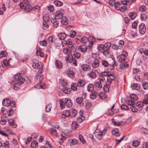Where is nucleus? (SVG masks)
Listing matches in <instances>:
<instances>
[{
    "instance_id": "obj_33",
    "label": "nucleus",
    "mask_w": 148,
    "mask_h": 148,
    "mask_svg": "<svg viewBox=\"0 0 148 148\" xmlns=\"http://www.w3.org/2000/svg\"><path fill=\"white\" fill-rule=\"evenodd\" d=\"M98 50L100 52L102 53L105 49L104 46L103 45H99L97 47Z\"/></svg>"
},
{
    "instance_id": "obj_50",
    "label": "nucleus",
    "mask_w": 148,
    "mask_h": 148,
    "mask_svg": "<svg viewBox=\"0 0 148 148\" xmlns=\"http://www.w3.org/2000/svg\"><path fill=\"white\" fill-rule=\"evenodd\" d=\"M109 85L106 84H105L103 87V89L104 91L106 92H108L109 91Z\"/></svg>"
},
{
    "instance_id": "obj_16",
    "label": "nucleus",
    "mask_w": 148,
    "mask_h": 148,
    "mask_svg": "<svg viewBox=\"0 0 148 148\" xmlns=\"http://www.w3.org/2000/svg\"><path fill=\"white\" fill-rule=\"evenodd\" d=\"M60 22L62 25H66L68 23V21L65 16H63L60 20Z\"/></svg>"
},
{
    "instance_id": "obj_41",
    "label": "nucleus",
    "mask_w": 148,
    "mask_h": 148,
    "mask_svg": "<svg viewBox=\"0 0 148 148\" xmlns=\"http://www.w3.org/2000/svg\"><path fill=\"white\" fill-rule=\"evenodd\" d=\"M78 127V125L76 122H73L72 124V128L73 130H75Z\"/></svg>"
},
{
    "instance_id": "obj_20",
    "label": "nucleus",
    "mask_w": 148,
    "mask_h": 148,
    "mask_svg": "<svg viewBox=\"0 0 148 148\" xmlns=\"http://www.w3.org/2000/svg\"><path fill=\"white\" fill-rule=\"evenodd\" d=\"M76 42H78L79 41L81 40V42L85 43L87 42L88 40V39L85 36H84L81 39H78V38H76Z\"/></svg>"
},
{
    "instance_id": "obj_53",
    "label": "nucleus",
    "mask_w": 148,
    "mask_h": 148,
    "mask_svg": "<svg viewBox=\"0 0 148 148\" xmlns=\"http://www.w3.org/2000/svg\"><path fill=\"white\" fill-rule=\"evenodd\" d=\"M54 4L56 6L59 7L62 6L63 3L61 1H56L54 2Z\"/></svg>"
},
{
    "instance_id": "obj_61",
    "label": "nucleus",
    "mask_w": 148,
    "mask_h": 148,
    "mask_svg": "<svg viewBox=\"0 0 148 148\" xmlns=\"http://www.w3.org/2000/svg\"><path fill=\"white\" fill-rule=\"evenodd\" d=\"M111 43L110 42L106 43L104 45L105 49H109V48L111 46Z\"/></svg>"
},
{
    "instance_id": "obj_48",
    "label": "nucleus",
    "mask_w": 148,
    "mask_h": 148,
    "mask_svg": "<svg viewBox=\"0 0 148 148\" xmlns=\"http://www.w3.org/2000/svg\"><path fill=\"white\" fill-rule=\"evenodd\" d=\"M10 146L9 142L8 141H5L2 144L1 146L5 148H9Z\"/></svg>"
},
{
    "instance_id": "obj_60",
    "label": "nucleus",
    "mask_w": 148,
    "mask_h": 148,
    "mask_svg": "<svg viewBox=\"0 0 148 148\" xmlns=\"http://www.w3.org/2000/svg\"><path fill=\"white\" fill-rule=\"evenodd\" d=\"M77 85L75 83H72L71 86V89L73 90H77Z\"/></svg>"
},
{
    "instance_id": "obj_37",
    "label": "nucleus",
    "mask_w": 148,
    "mask_h": 148,
    "mask_svg": "<svg viewBox=\"0 0 148 148\" xmlns=\"http://www.w3.org/2000/svg\"><path fill=\"white\" fill-rule=\"evenodd\" d=\"M73 59V57L71 55L67 56V57L66 58V61L70 63L72 62Z\"/></svg>"
},
{
    "instance_id": "obj_27",
    "label": "nucleus",
    "mask_w": 148,
    "mask_h": 148,
    "mask_svg": "<svg viewBox=\"0 0 148 148\" xmlns=\"http://www.w3.org/2000/svg\"><path fill=\"white\" fill-rule=\"evenodd\" d=\"M112 133L113 135H114L115 136L117 137L119 136L120 135L119 130L117 128L115 129L114 130L112 131Z\"/></svg>"
},
{
    "instance_id": "obj_51",
    "label": "nucleus",
    "mask_w": 148,
    "mask_h": 148,
    "mask_svg": "<svg viewBox=\"0 0 148 148\" xmlns=\"http://www.w3.org/2000/svg\"><path fill=\"white\" fill-rule=\"evenodd\" d=\"M53 37L52 36H49L48 38V43L51 45L53 42Z\"/></svg>"
},
{
    "instance_id": "obj_28",
    "label": "nucleus",
    "mask_w": 148,
    "mask_h": 148,
    "mask_svg": "<svg viewBox=\"0 0 148 148\" xmlns=\"http://www.w3.org/2000/svg\"><path fill=\"white\" fill-rule=\"evenodd\" d=\"M95 86L97 90L100 89L102 87V85L101 84V82L100 81H99L96 82L95 83Z\"/></svg>"
},
{
    "instance_id": "obj_25",
    "label": "nucleus",
    "mask_w": 148,
    "mask_h": 148,
    "mask_svg": "<svg viewBox=\"0 0 148 148\" xmlns=\"http://www.w3.org/2000/svg\"><path fill=\"white\" fill-rule=\"evenodd\" d=\"M94 88V85L92 84H89L87 86V90L89 92H92Z\"/></svg>"
},
{
    "instance_id": "obj_31",
    "label": "nucleus",
    "mask_w": 148,
    "mask_h": 148,
    "mask_svg": "<svg viewBox=\"0 0 148 148\" xmlns=\"http://www.w3.org/2000/svg\"><path fill=\"white\" fill-rule=\"evenodd\" d=\"M77 113V111L75 109L73 110L72 112H70V116L71 118H73L75 117Z\"/></svg>"
},
{
    "instance_id": "obj_59",
    "label": "nucleus",
    "mask_w": 148,
    "mask_h": 148,
    "mask_svg": "<svg viewBox=\"0 0 148 148\" xmlns=\"http://www.w3.org/2000/svg\"><path fill=\"white\" fill-rule=\"evenodd\" d=\"M143 88L145 90L148 89V83L146 82H143L142 84Z\"/></svg>"
},
{
    "instance_id": "obj_40",
    "label": "nucleus",
    "mask_w": 148,
    "mask_h": 148,
    "mask_svg": "<svg viewBox=\"0 0 148 148\" xmlns=\"http://www.w3.org/2000/svg\"><path fill=\"white\" fill-rule=\"evenodd\" d=\"M45 17H44V21H43V29H47V28H48V27H49V25H48L47 23V22L45 21Z\"/></svg>"
},
{
    "instance_id": "obj_23",
    "label": "nucleus",
    "mask_w": 148,
    "mask_h": 148,
    "mask_svg": "<svg viewBox=\"0 0 148 148\" xmlns=\"http://www.w3.org/2000/svg\"><path fill=\"white\" fill-rule=\"evenodd\" d=\"M55 65L57 68L60 69L62 67V64L59 60H57L55 62Z\"/></svg>"
},
{
    "instance_id": "obj_1",
    "label": "nucleus",
    "mask_w": 148,
    "mask_h": 148,
    "mask_svg": "<svg viewBox=\"0 0 148 148\" xmlns=\"http://www.w3.org/2000/svg\"><path fill=\"white\" fill-rule=\"evenodd\" d=\"M15 82L20 85H21L25 81V79L19 73L16 74L14 76Z\"/></svg>"
},
{
    "instance_id": "obj_5",
    "label": "nucleus",
    "mask_w": 148,
    "mask_h": 148,
    "mask_svg": "<svg viewBox=\"0 0 148 148\" xmlns=\"http://www.w3.org/2000/svg\"><path fill=\"white\" fill-rule=\"evenodd\" d=\"M139 31L140 33L142 34L145 33L146 31V27L144 23H141L139 25Z\"/></svg>"
},
{
    "instance_id": "obj_54",
    "label": "nucleus",
    "mask_w": 148,
    "mask_h": 148,
    "mask_svg": "<svg viewBox=\"0 0 148 148\" xmlns=\"http://www.w3.org/2000/svg\"><path fill=\"white\" fill-rule=\"evenodd\" d=\"M51 103H50L48 104L46 107L45 108V111L47 112H49L51 110Z\"/></svg>"
},
{
    "instance_id": "obj_36",
    "label": "nucleus",
    "mask_w": 148,
    "mask_h": 148,
    "mask_svg": "<svg viewBox=\"0 0 148 148\" xmlns=\"http://www.w3.org/2000/svg\"><path fill=\"white\" fill-rule=\"evenodd\" d=\"M133 2V0H125L122 2L121 4H123L125 5H128L131 4Z\"/></svg>"
},
{
    "instance_id": "obj_4",
    "label": "nucleus",
    "mask_w": 148,
    "mask_h": 148,
    "mask_svg": "<svg viewBox=\"0 0 148 148\" xmlns=\"http://www.w3.org/2000/svg\"><path fill=\"white\" fill-rule=\"evenodd\" d=\"M29 1L27 0L24 1V9L26 11H29L31 10L32 8L29 4Z\"/></svg>"
},
{
    "instance_id": "obj_46",
    "label": "nucleus",
    "mask_w": 148,
    "mask_h": 148,
    "mask_svg": "<svg viewBox=\"0 0 148 148\" xmlns=\"http://www.w3.org/2000/svg\"><path fill=\"white\" fill-rule=\"evenodd\" d=\"M129 16L132 19H134L137 16V14L136 13L131 12L129 14Z\"/></svg>"
},
{
    "instance_id": "obj_26",
    "label": "nucleus",
    "mask_w": 148,
    "mask_h": 148,
    "mask_svg": "<svg viewBox=\"0 0 148 148\" xmlns=\"http://www.w3.org/2000/svg\"><path fill=\"white\" fill-rule=\"evenodd\" d=\"M66 35L65 33H59L58 35V38L61 40H63L66 37Z\"/></svg>"
},
{
    "instance_id": "obj_14",
    "label": "nucleus",
    "mask_w": 148,
    "mask_h": 148,
    "mask_svg": "<svg viewBox=\"0 0 148 148\" xmlns=\"http://www.w3.org/2000/svg\"><path fill=\"white\" fill-rule=\"evenodd\" d=\"M85 84V81L82 79H79L78 80L77 83V86L79 87H82Z\"/></svg>"
},
{
    "instance_id": "obj_49",
    "label": "nucleus",
    "mask_w": 148,
    "mask_h": 148,
    "mask_svg": "<svg viewBox=\"0 0 148 148\" xmlns=\"http://www.w3.org/2000/svg\"><path fill=\"white\" fill-rule=\"evenodd\" d=\"M59 82L62 86H65L67 84V83L64 80L62 79H59Z\"/></svg>"
},
{
    "instance_id": "obj_9",
    "label": "nucleus",
    "mask_w": 148,
    "mask_h": 148,
    "mask_svg": "<svg viewBox=\"0 0 148 148\" xmlns=\"http://www.w3.org/2000/svg\"><path fill=\"white\" fill-rule=\"evenodd\" d=\"M82 97H79L76 99V102H83V101H86V100H84V99H86V94L85 92L82 93Z\"/></svg>"
},
{
    "instance_id": "obj_39",
    "label": "nucleus",
    "mask_w": 148,
    "mask_h": 148,
    "mask_svg": "<svg viewBox=\"0 0 148 148\" xmlns=\"http://www.w3.org/2000/svg\"><path fill=\"white\" fill-rule=\"evenodd\" d=\"M97 93L96 92H94L90 94V98L92 99H95L97 96Z\"/></svg>"
},
{
    "instance_id": "obj_17",
    "label": "nucleus",
    "mask_w": 148,
    "mask_h": 148,
    "mask_svg": "<svg viewBox=\"0 0 148 148\" xmlns=\"http://www.w3.org/2000/svg\"><path fill=\"white\" fill-rule=\"evenodd\" d=\"M9 124L10 126H13V127L16 128L17 127L16 124L14 123V120L13 119H10L8 120Z\"/></svg>"
},
{
    "instance_id": "obj_35",
    "label": "nucleus",
    "mask_w": 148,
    "mask_h": 148,
    "mask_svg": "<svg viewBox=\"0 0 148 148\" xmlns=\"http://www.w3.org/2000/svg\"><path fill=\"white\" fill-rule=\"evenodd\" d=\"M62 90L66 94H69L71 93V89L67 87H64L62 89Z\"/></svg>"
},
{
    "instance_id": "obj_6",
    "label": "nucleus",
    "mask_w": 148,
    "mask_h": 148,
    "mask_svg": "<svg viewBox=\"0 0 148 148\" xmlns=\"http://www.w3.org/2000/svg\"><path fill=\"white\" fill-rule=\"evenodd\" d=\"M63 13L60 10L57 11L56 13L55 17L53 19H55L57 20L61 19L63 17Z\"/></svg>"
},
{
    "instance_id": "obj_44",
    "label": "nucleus",
    "mask_w": 148,
    "mask_h": 148,
    "mask_svg": "<svg viewBox=\"0 0 148 148\" xmlns=\"http://www.w3.org/2000/svg\"><path fill=\"white\" fill-rule=\"evenodd\" d=\"M121 108L122 110H128L130 108L126 105L123 104L121 106Z\"/></svg>"
},
{
    "instance_id": "obj_19",
    "label": "nucleus",
    "mask_w": 148,
    "mask_h": 148,
    "mask_svg": "<svg viewBox=\"0 0 148 148\" xmlns=\"http://www.w3.org/2000/svg\"><path fill=\"white\" fill-rule=\"evenodd\" d=\"M112 49L115 50H122L123 47L120 45H116L115 44H112Z\"/></svg>"
},
{
    "instance_id": "obj_45",
    "label": "nucleus",
    "mask_w": 148,
    "mask_h": 148,
    "mask_svg": "<svg viewBox=\"0 0 148 148\" xmlns=\"http://www.w3.org/2000/svg\"><path fill=\"white\" fill-rule=\"evenodd\" d=\"M99 96L101 99H104L106 98L107 96L106 94L103 92H101L99 94Z\"/></svg>"
},
{
    "instance_id": "obj_64",
    "label": "nucleus",
    "mask_w": 148,
    "mask_h": 148,
    "mask_svg": "<svg viewBox=\"0 0 148 148\" xmlns=\"http://www.w3.org/2000/svg\"><path fill=\"white\" fill-rule=\"evenodd\" d=\"M13 110L12 109H10L7 111V113L8 116H11L13 114Z\"/></svg>"
},
{
    "instance_id": "obj_32",
    "label": "nucleus",
    "mask_w": 148,
    "mask_h": 148,
    "mask_svg": "<svg viewBox=\"0 0 148 148\" xmlns=\"http://www.w3.org/2000/svg\"><path fill=\"white\" fill-rule=\"evenodd\" d=\"M95 136L97 138L100 139L102 138L103 133L101 132H96L95 133Z\"/></svg>"
},
{
    "instance_id": "obj_2",
    "label": "nucleus",
    "mask_w": 148,
    "mask_h": 148,
    "mask_svg": "<svg viewBox=\"0 0 148 148\" xmlns=\"http://www.w3.org/2000/svg\"><path fill=\"white\" fill-rule=\"evenodd\" d=\"M43 78V77L42 75L40 76L39 80L40 83H38L34 87L38 89H44L45 88V84L44 83H42V80Z\"/></svg>"
},
{
    "instance_id": "obj_57",
    "label": "nucleus",
    "mask_w": 148,
    "mask_h": 148,
    "mask_svg": "<svg viewBox=\"0 0 148 148\" xmlns=\"http://www.w3.org/2000/svg\"><path fill=\"white\" fill-rule=\"evenodd\" d=\"M121 4V3H119L118 2H116L114 4L115 9L116 10H119Z\"/></svg>"
},
{
    "instance_id": "obj_11",
    "label": "nucleus",
    "mask_w": 148,
    "mask_h": 148,
    "mask_svg": "<svg viewBox=\"0 0 148 148\" xmlns=\"http://www.w3.org/2000/svg\"><path fill=\"white\" fill-rule=\"evenodd\" d=\"M8 119L7 116L5 115H3L1 116V120L0 123L1 125H5L6 124V121Z\"/></svg>"
},
{
    "instance_id": "obj_10",
    "label": "nucleus",
    "mask_w": 148,
    "mask_h": 148,
    "mask_svg": "<svg viewBox=\"0 0 148 148\" xmlns=\"http://www.w3.org/2000/svg\"><path fill=\"white\" fill-rule=\"evenodd\" d=\"M100 61L97 59H95L92 63V66L94 68H97L99 66Z\"/></svg>"
},
{
    "instance_id": "obj_56",
    "label": "nucleus",
    "mask_w": 148,
    "mask_h": 148,
    "mask_svg": "<svg viewBox=\"0 0 148 148\" xmlns=\"http://www.w3.org/2000/svg\"><path fill=\"white\" fill-rule=\"evenodd\" d=\"M67 75L69 77L71 78L74 77V73L72 71H69L67 73Z\"/></svg>"
},
{
    "instance_id": "obj_43",
    "label": "nucleus",
    "mask_w": 148,
    "mask_h": 148,
    "mask_svg": "<svg viewBox=\"0 0 148 148\" xmlns=\"http://www.w3.org/2000/svg\"><path fill=\"white\" fill-rule=\"evenodd\" d=\"M70 145H73L77 144L78 143V141L77 139L73 138L71 140Z\"/></svg>"
},
{
    "instance_id": "obj_7",
    "label": "nucleus",
    "mask_w": 148,
    "mask_h": 148,
    "mask_svg": "<svg viewBox=\"0 0 148 148\" xmlns=\"http://www.w3.org/2000/svg\"><path fill=\"white\" fill-rule=\"evenodd\" d=\"M70 116V112L69 110H66L63 111L61 116L62 119H65L67 117Z\"/></svg>"
},
{
    "instance_id": "obj_21",
    "label": "nucleus",
    "mask_w": 148,
    "mask_h": 148,
    "mask_svg": "<svg viewBox=\"0 0 148 148\" xmlns=\"http://www.w3.org/2000/svg\"><path fill=\"white\" fill-rule=\"evenodd\" d=\"M81 68L84 71H88L90 69V67L87 64H84L81 66Z\"/></svg>"
},
{
    "instance_id": "obj_58",
    "label": "nucleus",
    "mask_w": 148,
    "mask_h": 148,
    "mask_svg": "<svg viewBox=\"0 0 148 148\" xmlns=\"http://www.w3.org/2000/svg\"><path fill=\"white\" fill-rule=\"evenodd\" d=\"M63 51L64 53L67 55V56H69V55H70V51L69 50V49L66 48H64L63 50Z\"/></svg>"
},
{
    "instance_id": "obj_3",
    "label": "nucleus",
    "mask_w": 148,
    "mask_h": 148,
    "mask_svg": "<svg viewBox=\"0 0 148 148\" xmlns=\"http://www.w3.org/2000/svg\"><path fill=\"white\" fill-rule=\"evenodd\" d=\"M138 99V97L137 95L134 94L131 95L129 97H127L126 100V101H128V102H134Z\"/></svg>"
},
{
    "instance_id": "obj_42",
    "label": "nucleus",
    "mask_w": 148,
    "mask_h": 148,
    "mask_svg": "<svg viewBox=\"0 0 148 148\" xmlns=\"http://www.w3.org/2000/svg\"><path fill=\"white\" fill-rule=\"evenodd\" d=\"M109 74V73L108 72L106 71H104L101 72L100 74V77H107Z\"/></svg>"
},
{
    "instance_id": "obj_52",
    "label": "nucleus",
    "mask_w": 148,
    "mask_h": 148,
    "mask_svg": "<svg viewBox=\"0 0 148 148\" xmlns=\"http://www.w3.org/2000/svg\"><path fill=\"white\" fill-rule=\"evenodd\" d=\"M66 29L69 32L73 31V27L71 25H68L66 27Z\"/></svg>"
},
{
    "instance_id": "obj_15",
    "label": "nucleus",
    "mask_w": 148,
    "mask_h": 148,
    "mask_svg": "<svg viewBox=\"0 0 148 148\" xmlns=\"http://www.w3.org/2000/svg\"><path fill=\"white\" fill-rule=\"evenodd\" d=\"M51 23L53 24V26L55 28H57L58 27L59 25L58 21L55 19H53L52 18L51 20Z\"/></svg>"
},
{
    "instance_id": "obj_47",
    "label": "nucleus",
    "mask_w": 148,
    "mask_h": 148,
    "mask_svg": "<svg viewBox=\"0 0 148 148\" xmlns=\"http://www.w3.org/2000/svg\"><path fill=\"white\" fill-rule=\"evenodd\" d=\"M7 52L5 51H1L0 53V58H1L3 57H5L7 55Z\"/></svg>"
},
{
    "instance_id": "obj_12",
    "label": "nucleus",
    "mask_w": 148,
    "mask_h": 148,
    "mask_svg": "<svg viewBox=\"0 0 148 148\" xmlns=\"http://www.w3.org/2000/svg\"><path fill=\"white\" fill-rule=\"evenodd\" d=\"M102 53L106 58H108L111 56V53L109 52V49H105Z\"/></svg>"
},
{
    "instance_id": "obj_38",
    "label": "nucleus",
    "mask_w": 148,
    "mask_h": 148,
    "mask_svg": "<svg viewBox=\"0 0 148 148\" xmlns=\"http://www.w3.org/2000/svg\"><path fill=\"white\" fill-rule=\"evenodd\" d=\"M101 63L102 65L105 67H108L109 65L108 62L104 60H101Z\"/></svg>"
},
{
    "instance_id": "obj_34",
    "label": "nucleus",
    "mask_w": 148,
    "mask_h": 148,
    "mask_svg": "<svg viewBox=\"0 0 148 148\" xmlns=\"http://www.w3.org/2000/svg\"><path fill=\"white\" fill-rule=\"evenodd\" d=\"M119 10L121 12H124L126 10L127 7L123 4H121Z\"/></svg>"
},
{
    "instance_id": "obj_22",
    "label": "nucleus",
    "mask_w": 148,
    "mask_h": 148,
    "mask_svg": "<svg viewBox=\"0 0 148 148\" xmlns=\"http://www.w3.org/2000/svg\"><path fill=\"white\" fill-rule=\"evenodd\" d=\"M87 75L88 77L92 79L95 78L97 76L95 72L93 71H92L90 73H88Z\"/></svg>"
},
{
    "instance_id": "obj_18",
    "label": "nucleus",
    "mask_w": 148,
    "mask_h": 148,
    "mask_svg": "<svg viewBox=\"0 0 148 148\" xmlns=\"http://www.w3.org/2000/svg\"><path fill=\"white\" fill-rule=\"evenodd\" d=\"M11 84L12 85L14 86V89L15 90H17L20 85L16 83V82H15L14 80H12L11 82Z\"/></svg>"
},
{
    "instance_id": "obj_8",
    "label": "nucleus",
    "mask_w": 148,
    "mask_h": 148,
    "mask_svg": "<svg viewBox=\"0 0 148 148\" xmlns=\"http://www.w3.org/2000/svg\"><path fill=\"white\" fill-rule=\"evenodd\" d=\"M115 79L114 75L112 74H109L107 77V81L108 84H110L111 82Z\"/></svg>"
},
{
    "instance_id": "obj_30",
    "label": "nucleus",
    "mask_w": 148,
    "mask_h": 148,
    "mask_svg": "<svg viewBox=\"0 0 148 148\" xmlns=\"http://www.w3.org/2000/svg\"><path fill=\"white\" fill-rule=\"evenodd\" d=\"M64 43L69 45V47L71 48L73 46V45L71 39H68L66 40H64Z\"/></svg>"
},
{
    "instance_id": "obj_55",
    "label": "nucleus",
    "mask_w": 148,
    "mask_h": 148,
    "mask_svg": "<svg viewBox=\"0 0 148 148\" xmlns=\"http://www.w3.org/2000/svg\"><path fill=\"white\" fill-rule=\"evenodd\" d=\"M10 64V63L8 61L5 60H3V63L2 64V66H8Z\"/></svg>"
},
{
    "instance_id": "obj_13",
    "label": "nucleus",
    "mask_w": 148,
    "mask_h": 148,
    "mask_svg": "<svg viewBox=\"0 0 148 148\" xmlns=\"http://www.w3.org/2000/svg\"><path fill=\"white\" fill-rule=\"evenodd\" d=\"M126 58L125 54H121L117 56V60L119 62H121L125 60Z\"/></svg>"
},
{
    "instance_id": "obj_24",
    "label": "nucleus",
    "mask_w": 148,
    "mask_h": 148,
    "mask_svg": "<svg viewBox=\"0 0 148 148\" xmlns=\"http://www.w3.org/2000/svg\"><path fill=\"white\" fill-rule=\"evenodd\" d=\"M78 48L79 51L83 53H84L87 51V47L84 45L79 46Z\"/></svg>"
},
{
    "instance_id": "obj_63",
    "label": "nucleus",
    "mask_w": 148,
    "mask_h": 148,
    "mask_svg": "<svg viewBox=\"0 0 148 148\" xmlns=\"http://www.w3.org/2000/svg\"><path fill=\"white\" fill-rule=\"evenodd\" d=\"M40 44L41 46H46L47 45V42L46 40H44L40 41Z\"/></svg>"
},
{
    "instance_id": "obj_62",
    "label": "nucleus",
    "mask_w": 148,
    "mask_h": 148,
    "mask_svg": "<svg viewBox=\"0 0 148 148\" xmlns=\"http://www.w3.org/2000/svg\"><path fill=\"white\" fill-rule=\"evenodd\" d=\"M140 143V142L138 140H134L132 143V145L134 147H137L138 145H139Z\"/></svg>"
},
{
    "instance_id": "obj_29",
    "label": "nucleus",
    "mask_w": 148,
    "mask_h": 148,
    "mask_svg": "<svg viewBox=\"0 0 148 148\" xmlns=\"http://www.w3.org/2000/svg\"><path fill=\"white\" fill-rule=\"evenodd\" d=\"M31 146L32 148H37L38 146V142L35 140L33 141L31 143Z\"/></svg>"
}]
</instances>
